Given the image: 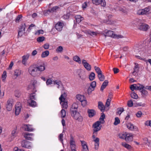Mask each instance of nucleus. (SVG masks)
Masks as SVG:
<instances>
[{"instance_id": "1", "label": "nucleus", "mask_w": 151, "mask_h": 151, "mask_svg": "<svg viewBox=\"0 0 151 151\" xmlns=\"http://www.w3.org/2000/svg\"><path fill=\"white\" fill-rule=\"evenodd\" d=\"M36 94L35 92H33L30 95L29 99L28 101V103L29 106L32 107H35L36 106V102L33 100L36 99Z\"/></svg>"}, {"instance_id": "2", "label": "nucleus", "mask_w": 151, "mask_h": 151, "mask_svg": "<svg viewBox=\"0 0 151 151\" xmlns=\"http://www.w3.org/2000/svg\"><path fill=\"white\" fill-rule=\"evenodd\" d=\"M28 71L29 74L34 77L36 76L39 74L38 69L35 65L30 66L29 68Z\"/></svg>"}, {"instance_id": "3", "label": "nucleus", "mask_w": 151, "mask_h": 151, "mask_svg": "<svg viewBox=\"0 0 151 151\" xmlns=\"http://www.w3.org/2000/svg\"><path fill=\"white\" fill-rule=\"evenodd\" d=\"M66 96V94L64 93L61 95L59 98L60 104L63 106V108L65 109H67L68 107L67 103L65 101V97Z\"/></svg>"}, {"instance_id": "4", "label": "nucleus", "mask_w": 151, "mask_h": 151, "mask_svg": "<svg viewBox=\"0 0 151 151\" xmlns=\"http://www.w3.org/2000/svg\"><path fill=\"white\" fill-rule=\"evenodd\" d=\"M104 33L106 34H105L104 35L105 37H106V36L111 37H112L117 39L123 37L122 36L120 35H117L115 34L113 31L111 30H109L107 32H105Z\"/></svg>"}, {"instance_id": "5", "label": "nucleus", "mask_w": 151, "mask_h": 151, "mask_svg": "<svg viewBox=\"0 0 151 151\" xmlns=\"http://www.w3.org/2000/svg\"><path fill=\"white\" fill-rule=\"evenodd\" d=\"M70 113L72 116L75 119L78 120L80 122H82L83 121L82 116L80 115V113L76 110L72 111L70 112Z\"/></svg>"}, {"instance_id": "6", "label": "nucleus", "mask_w": 151, "mask_h": 151, "mask_svg": "<svg viewBox=\"0 0 151 151\" xmlns=\"http://www.w3.org/2000/svg\"><path fill=\"white\" fill-rule=\"evenodd\" d=\"M101 124V123H100L99 121H97L93 124V134L101 130L102 127Z\"/></svg>"}, {"instance_id": "7", "label": "nucleus", "mask_w": 151, "mask_h": 151, "mask_svg": "<svg viewBox=\"0 0 151 151\" xmlns=\"http://www.w3.org/2000/svg\"><path fill=\"white\" fill-rule=\"evenodd\" d=\"M26 27V25L25 23L21 24L18 33V35L19 36L21 37L25 33Z\"/></svg>"}, {"instance_id": "8", "label": "nucleus", "mask_w": 151, "mask_h": 151, "mask_svg": "<svg viewBox=\"0 0 151 151\" xmlns=\"http://www.w3.org/2000/svg\"><path fill=\"white\" fill-rule=\"evenodd\" d=\"M150 9L149 8L146 7L144 9L139 10L137 12V14L139 15H145L148 14Z\"/></svg>"}, {"instance_id": "9", "label": "nucleus", "mask_w": 151, "mask_h": 151, "mask_svg": "<svg viewBox=\"0 0 151 151\" xmlns=\"http://www.w3.org/2000/svg\"><path fill=\"white\" fill-rule=\"evenodd\" d=\"M92 137L93 139V141H94L95 143V149L96 150H97L99 148V145L100 139L98 137H96L94 135H93Z\"/></svg>"}, {"instance_id": "10", "label": "nucleus", "mask_w": 151, "mask_h": 151, "mask_svg": "<svg viewBox=\"0 0 151 151\" xmlns=\"http://www.w3.org/2000/svg\"><path fill=\"white\" fill-rule=\"evenodd\" d=\"M13 100L10 99L7 101V104H6V108L8 111L12 110V108Z\"/></svg>"}, {"instance_id": "11", "label": "nucleus", "mask_w": 151, "mask_h": 151, "mask_svg": "<svg viewBox=\"0 0 151 151\" xmlns=\"http://www.w3.org/2000/svg\"><path fill=\"white\" fill-rule=\"evenodd\" d=\"M93 3L96 5L100 4L101 6H105L106 3L105 0H92Z\"/></svg>"}, {"instance_id": "12", "label": "nucleus", "mask_w": 151, "mask_h": 151, "mask_svg": "<svg viewBox=\"0 0 151 151\" xmlns=\"http://www.w3.org/2000/svg\"><path fill=\"white\" fill-rule=\"evenodd\" d=\"M65 24L64 23L60 22H58L55 25L56 29L58 31H61Z\"/></svg>"}, {"instance_id": "13", "label": "nucleus", "mask_w": 151, "mask_h": 151, "mask_svg": "<svg viewBox=\"0 0 151 151\" xmlns=\"http://www.w3.org/2000/svg\"><path fill=\"white\" fill-rule=\"evenodd\" d=\"M37 81L36 80H33L32 81L28 87V90L32 89L33 90V91H36L35 89V85L37 83Z\"/></svg>"}, {"instance_id": "14", "label": "nucleus", "mask_w": 151, "mask_h": 151, "mask_svg": "<svg viewBox=\"0 0 151 151\" xmlns=\"http://www.w3.org/2000/svg\"><path fill=\"white\" fill-rule=\"evenodd\" d=\"M82 63L84 67L87 70L89 71L91 70V66L87 62L86 60L84 59L82 60Z\"/></svg>"}, {"instance_id": "15", "label": "nucleus", "mask_w": 151, "mask_h": 151, "mask_svg": "<svg viewBox=\"0 0 151 151\" xmlns=\"http://www.w3.org/2000/svg\"><path fill=\"white\" fill-rule=\"evenodd\" d=\"M22 146L27 148H31V142L23 140L22 142Z\"/></svg>"}, {"instance_id": "16", "label": "nucleus", "mask_w": 151, "mask_h": 151, "mask_svg": "<svg viewBox=\"0 0 151 151\" xmlns=\"http://www.w3.org/2000/svg\"><path fill=\"white\" fill-rule=\"evenodd\" d=\"M23 128L24 130L29 132H32L34 130V129L32 127L31 125L29 124L24 125Z\"/></svg>"}, {"instance_id": "17", "label": "nucleus", "mask_w": 151, "mask_h": 151, "mask_svg": "<svg viewBox=\"0 0 151 151\" xmlns=\"http://www.w3.org/2000/svg\"><path fill=\"white\" fill-rule=\"evenodd\" d=\"M33 135L32 133H25L24 135V137L27 140H32L33 139L31 136Z\"/></svg>"}, {"instance_id": "18", "label": "nucleus", "mask_w": 151, "mask_h": 151, "mask_svg": "<svg viewBox=\"0 0 151 151\" xmlns=\"http://www.w3.org/2000/svg\"><path fill=\"white\" fill-rule=\"evenodd\" d=\"M22 73V71L20 69H15L14 71V76H16L15 78H17Z\"/></svg>"}, {"instance_id": "19", "label": "nucleus", "mask_w": 151, "mask_h": 151, "mask_svg": "<svg viewBox=\"0 0 151 151\" xmlns=\"http://www.w3.org/2000/svg\"><path fill=\"white\" fill-rule=\"evenodd\" d=\"M133 136L131 133L126 134L125 140L127 142L130 141L132 140Z\"/></svg>"}, {"instance_id": "20", "label": "nucleus", "mask_w": 151, "mask_h": 151, "mask_svg": "<svg viewBox=\"0 0 151 151\" xmlns=\"http://www.w3.org/2000/svg\"><path fill=\"white\" fill-rule=\"evenodd\" d=\"M37 67L39 71H42L45 70V65L44 64H42L40 65H35Z\"/></svg>"}, {"instance_id": "21", "label": "nucleus", "mask_w": 151, "mask_h": 151, "mask_svg": "<svg viewBox=\"0 0 151 151\" xmlns=\"http://www.w3.org/2000/svg\"><path fill=\"white\" fill-rule=\"evenodd\" d=\"M98 107L101 111L103 112L105 110V106L101 101H99L98 102Z\"/></svg>"}, {"instance_id": "22", "label": "nucleus", "mask_w": 151, "mask_h": 151, "mask_svg": "<svg viewBox=\"0 0 151 151\" xmlns=\"http://www.w3.org/2000/svg\"><path fill=\"white\" fill-rule=\"evenodd\" d=\"M30 55L29 54H27L26 55H24L22 57V63L24 65H26V62L28 59L29 58V56Z\"/></svg>"}, {"instance_id": "23", "label": "nucleus", "mask_w": 151, "mask_h": 151, "mask_svg": "<svg viewBox=\"0 0 151 151\" xmlns=\"http://www.w3.org/2000/svg\"><path fill=\"white\" fill-rule=\"evenodd\" d=\"M88 116L89 117H92L96 114V111L93 109H88Z\"/></svg>"}, {"instance_id": "24", "label": "nucleus", "mask_w": 151, "mask_h": 151, "mask_svg": "<svg viewBox=\"0 0 151 151\" xmlns=\"http://www.w3.org/2000/svg\"><path fill=\"white\" fill-rule=\"evenodd\" d=\"M148 25L143 23L140 25L139 29L141 30L146 31L148 29Z\"/></svg>"}, {"instance_id": "25", "label": "nucleus", "mask_w": 151, "mask_h": 151, "mask_svg": "<svg viewBox=\"0 0 151 151\" xmlns=\"http://www.w3.org/2000/svg\"><path fill=\"white\" fill-rule=\"evenodd\" d=\"M54 85H57L58 86L57 88H59L60 87L63 86V83L60 81L59 80H56L53 81Z\"/></svg>"}, {"instance_id": "26", "label": "nucleus", "mask_w": 151, "mask_h": 151, "mask_svg": "<svg viewBox=\"0 0 151 151\" xmlns=\"http://www.w3.org/2000/svg\"><path fill=\"white\" fill-rule=\"evenodd\" d=\"M105 114L103 113H102L101 114V116L99 118V120L98 121H99L100 123L102 124H104L105 122V121L104 119L105 118Z\"/></svg>"}, {"instance_id": "27", "label": "nucleus", "mask_w": 151, "mask_h": 151, "mask_svg": "<svg viewBox=\"0 0 151 151\" xmlns=\"http://www.w3.org/2000/svg\"><path fill=\"white\" fill-rule=\"evenodd\" d=\"M70 147L72 150H75L76 148V145L75 144V142L73 139H72L70 140Z\"/></svg>"}, {"instance_id": "28", "label": "nucleus", "mask_w": 151, "mask_h": 151, "mask_svg": "<svg viewBox=\"0 0 151 151\" xmlns=\"http://www.w3.org/2000/svg\"><path fill=\"white\" fill-rule=\"evenodd\" d=\"M108 82L107 80H106L103 83L102 86H101L100 90L101 91H103L104 89L106 87L107 85Z\"/></svg>"}, {"instance_id": "29", "label": "nucleus", "mask_w": 151, "mask_h": 151, "mask_svg": "<svg viewBox=\"0 0 151 151\" xmlns=\"http://www.w3.org/2000/svg\"><path fill=\"white\" fill-rule=\"evenodd\" d=\"M75 18L76 20V22L78 23L80 22L84 19V18L80 15H76L75 16Z\"/></svg>"}, {"instance_id": "30", "label": "nucleus", "mask_w": 151, "mask_h": 151, "mask_svg": "<svg viewBox=\"0 0 151 151\" xmlns=\"http://www.w3.org/2000/svg\"><path fill=\"white\" fill-rule=\"evenodd\" d=\"M59 6H55L53 7L52 8L50 9H49L47 10V12L50 13H53L54 12H55L57 10L59 9Z\"/></svg>"}, {"instance_id": "31", "label": "nucleus", "mask_w": 151, "mask_h": 151, "mask_svg": "<svg viewBox=\"0 0 151 151\" xmlns=\"http://www.w3.org/2000/svg\"><path fill=\"white\" fill-rule=\"evenodd\" d=\"M136 90H139L140 91L143 88H145V87L139 83L136 84Z\"/></svg>"}, {"instance_id": "32", "label": "nucleus", "mask_w": 151, "mask_h": 151, "mask_svg": "<svg viewBox=\"0 0 151 151\" xmlns=\"http://www.w3.org/2000/svg\"><path fill=\"white\" fill-rule=\"evenodd\" d=\"M78 75L79 77L82 80L85 79L86 78V76L84 72H81Z\"/></svg>"}, {"instance_id": "33", "label": "nucleus", "mask_w": 151, "mask_h": 151, "mask_svg": "<svg viewBox=\"0 0 151 151\" xmlns=\"http://www.w3.org/2000/svg\"><path fill=\"white\" fill-rule=\"evenodd\" d=\"M49 54V52L48 50H46L42 52L41 56L42 58H45Z\"/></svg>"}, {"instance_id": "34", "label": "nucleus", "mask_w": 151, "mask_h": 151, "mask_svg": "<svg viewBox=\"0 0 151 151\" xmlns=\"http://www.w3.org/2000/svg\"><path fill=\"white\" fill-rule=\"evenodd\" d=\"M121 145L122 146H123L125 148H126L127 149L129 150L131 149V148H132V147L130 145L125 142H122L121 144Z\"/></svg>"}, {"instance_id": "35", "label": "nucleus", "mask_w": 151, "mask_h": 151, "mask_svg": "<svg viewBox=\"0 0 151 151\" xmlns=\"http://www.w3.org/2000/svg\"><path fill=\"white\" fill-rule=\"evenodd\" d=\"M146 88H143L141 91L140 92H141V95L142 97H144L147 96L148 93V92L147 91L145 90Z\"/></svg>"}, {"instance_id": "36", "label": "nucleus", "mask_w": 151, "mask_h": 151, "mask_svg": "<svg viewBox=\"0 0 151 151\" xmlns=\"http://www.w3.org/2000/svg\"><path fill=\"white\" fill-rule=\"evenodd\" d=\"M78 107V105L77 104L74 103H73L72 106L71 108L70 109V112L72 111H75L74 109H76Z\"/></svg>"}, {"instance_id": "37", "label": "nucleus", "mask_w": 151, "mask_h": 151, "mask_svg": "<svg viewBox=\"0 0 151 151\" xmlns=\"http://www.w3.org/2000/svg\"><path fill=\"white\" fill-rule=\"evenodd\" d=\"M73 60L75 61H76L79 63L80 64L81 63V61L80 58L78 56H75L73 57Z\"/></svg>"}, {"instance_id": "38", "label": "nucleus", "mask_w": 151, "mask_h": 151, "mask_svg": "<svg viewBox=\"0 0 151 151\" xmlns=\"http://www.w3.org/2000/svg\"><path fill=\"white\" fill-rule=\"evenodd\" d=\"M119 10L123 13L125 14H127V11L126 8L124 7H119Z\"/></svg>"}, {"instance_id": "39", "label": "nucleus", "mask_w": 151, "mask_h": 151, "mask_svg": "<svg viewBox=\"0 0 151 151\" xmlns=\"http://www.w3.org/2000/svg\"><path fill=\"white\" fill-rule=\"evenodd\" d=\"M126 135V133H121L119 134L118 136L120 139H125Z\"/></svg>"}, {"instance_id": "40", "label": "nucleus", "mask_w": 151, "mask_h": 151, "mask_svg": "<svg viewBox=\"0 0 151 151\" xmlns=\"http://www.w3.org/2000/svg\"><path fill=\"white\" fill-rule=\"evenodd\" d=\"M76 98L78 100L81 101L83 100L84 96L78 94L76 96Z\"/></svg>"}, {"instance_id": "41", "label": "nucleus", "mask_w": 151, "mask_h": 151, "mask_svg": "<svg viewBox=\"0 0 151 151\" xmlns=\"http://www.w3.org/2000/svg\"><path fill=\"white\" fill-rule=\"evenodd\" d=\"M21 110V108L19 106H16L15 114L16 115L19 114Z\"/></svg>"}, {"instance_id": "42", "label": "nucleus", "mask_w": 151, "mask_h": 151, "mask_svg": "<svg viewBox=\"0 0 151 151\" xmlns=\"http://www.w3.org/2000/svg\"><path fill=\"white\" fill-rule=\"evenodd\" d=\"M95 78V74L93 72H91L89 76V79L91 81L93 80Z\"/></svg>"}, {"instance_id": "43", "label": "nucleus", "mask_w": 151, "mask_h": 151, "mask_svg": "<svg viewBox=\"0 0 151 151\" xmlns=\"http://www.w3.org/2000/svg\"><path fill=\"white\" fill-rule=\"evenodd\" d=\"M98 77L101 81H103L105 79L104 76L102 73L98 74Z\"/></svg>"}, {"instance_id": "44", "label": "nucleus", "mask_w": 151, "mask_h": 151, "mask_svg": "<svg viewBox=\"0 0 151 151\" xmlns=\"http://www.w3.org/2000/svg\"><path fill=\"white\" fill-rule=\"evenodd\" d=\"M94 68L96 72L98 74L102 73V71L99 67L95 66Z\"/></svg>"}, {"instance_id": "45", "label": "nucleus", "mask_w": 151, "mask_h": 151, "mask_svg": "<svg viewBox=\"0 0 151 151\" xmlns=\"http://www.w3.org/2000/svg\"><path fill=\"white\" fill-rule=\"evenodd\" d=\"M88 34L93 37L96 35L98 34L96 32H92L91 31H88Z\"/></svg>"}, {"instance_id": "46", "label": "nucleus", "mask_w": 151, "mask_h": 151, "mask_svg": "<svg viewBox=\"0 0 151 151\" xmlns=\"http://www.w3.org/2000/svg\"><path fill=\"white\" fill-rule=\"evenodd\" d=\"M130 95L131 97L134 99H137L138 97V95L134 92L132 93Z\"/></svg>"}, {"instance_id": "47", "label": "nucleus", "mask_w": 151, "mask_h": 151, "mask_svg": "<svg viewBox=\"0 0 151 151\" xmlns=\"http://www.w3.org/2000/svg\"><path fill=\"white\" fill-rule=\"evenodd\" d=\"M127 127L130 130H133L134 125L131 123H129L127 125Z\"/></svg>"}, {"instance_id": "48", "label": "nucleus", "mask_w": 151, "mask_h": 151, "mask_svg": "<svg viewBox=\"0 0 151 151\" xmlns=\"http://www.w3.org/2000/svg\"><path fill=\"white\" fill-rule=\"evenodd\" d=\"M44 31L42 29H40L37 30L35 33V34L36 35H39L40 34H42L44 33Z\"/></svg>"}, {"instance_id": "49", "label": "nucleus", "mask_w": 151, "mask_h": 151, "mask_svg": "<svg viewBox=\"0 0 151 151\" xmlns=\"http://www.w3.org/2000/svg\"><path fill=\"white\" fill-rule=\"evenodd\" d=\"M135 66L134 68V71L132 72V73L133 74L135 72H137L138 70L139 67L138 66V64L137 63H135Z\"/></svg>"}, {"instance_id": "50", "label": "nucleus", "mask_w": 151, "mask_h": 151, "mask_svg": "<svg viewBox=\"0 0 151 151\" xmlns=\"http://www.w3.org/2000/svg\"><path fill=\"white\" fill-rule=\"evenodd\" d=\"M120 122V121L118 117H116L115 119V121L114 123L115 125H116Z\"/></svg>"}, {"instance_id": "51", "label": "nucleus", "mask_w": 151, "mask_h": 151, "mask_svg": "<svg viewBox=\"0 0 151 151\" xmlns=\"http://www.w3.org/2000/svg\"><path fill=\"white\" fill-rule=\"evenodd\" d=\"M103 22H104L106 23L107 24H112L113 21L112 20L110 19H108V20L106 19V20H103Z\"/></svg>"}, {"instance_id": "52", "label": "nucleus", "mask_w": 151, "mask_h": 151, "mask_svg": "<svg viewBox=\"0 0 151 151\" xmlns=\"http://www.w3.org/2000/svg\"><path fill=\"white\" fill-rule=\"evenodd\" d=\"M45 37L43 36L39 37L37 39V40L38 42H42L45 40Z\"/></svg>"}, {"instance_id": "53", "label": "nucleus", "mask_w": 151, "mask_h": 151, "mask_svg": "<svg viewBox=\"0 0 151 151\" xmlns=\"http://www.w3.org/2000/svg\"><path fill=\"white\" fill-rule=\"evenodd\" d=\"M61 116L62 118H64L66 115V112L65 110L63 109L61 111Z\"/></svg>"}, {"instance_id": "54", "label": "nucleus", "mask_w": 151, "mask_h": 151, "mask_svg": "<svg viewBox=\"0 0 151 151\" xmlns=\"http://www.w3.org/2000/svg\"><path fill=\"white\" fill-rule=\"evenodd\" d=\"M52 80L51 78L48 79L46 81V83L47 85H51L52 84Z\"/></svg>"}, {"instance_id": "55", "label": "nucleus", "mask_w": 151, "mask_h": 151, "mask_svg": "<svg viewBox=\"0 0 151 151\" xmlns=\"http://www.w3.org/2000/svg\"><path fill=\"white\" fill-rule=\"evenodd\" d=\"M63 134L62 133L60 134L59 137H58V138L59 140H60L61 142H62V144H63Z\"/></svg>"}, {"instance_id": "56", "label": "nucleus", "mask_w": 151, "mask_h": 151, "mask_svg": "<svg viewBox=\"0 0 151 151\" xmlns=\"http://www.w3.org/2000/svg\"><path fill=\"white\" fill-rule=\"evenodd\" d=\"M136 84L131 85L130 86V88L132 91H133L134 89L136 90Z\"/></svg>"}, {"instance_id": "57", "label": "nucleus", "mask_w": 151, "mask_h": 151, "mask_svg": "<svg viewBox=\"0 0 151 151\" xmlns=\"http://www.w3.org/2000/svg\"><path fill=\"white\" fill-rule=\"evenodd\" d=\"M63 48L61 46L58 47L56 49V51L57 52H60L63 51Z\"/></svg>"}, {"instance_id": "58", "label": "nucleus", "mask_w": 151, "mask_h": 151, "mask_svg": "<svg viewBox=\"0 0 151 151\" xmlns=\"http://www.w3.org/2000/svg\"><path fill=\"white\" fill-rule=\"evenodd\" d=\"M90 86L92 87V88H95L96 86V82L95 81L92 82L91 83Z\"/></svg>"}, {"instance_id": "59", "label": "nucleus", "mask_w": 151, "mask_h": 151, "mask_svg": "<svg viewBox=\"0 0 151 151\" xmlns=\"http://www.w3.org/2000/svg\"><path fill=\"white\" fill-rule=\"evenodd\" d=\"M94 89L95 88H92V87L90 86L88 89V93H91L92 91L94 90Z\"/></svg>"}, {"instance_id": "60", "label": "nucleus", "mask_w": 151, "mask_h": 151, "mask_svg": "<svg viewBox=\"0 0 151 151\" xmlns=\"http://www.w3.org/2000/svg\"><path fill=\"white\" fill-rule=\"evenodd\" d=\"M118 114H121L124 111V109L123 108H120L118 109Z\"/></svg>"}, {"instance_id": "61", "label": "nucleus", "mask_w": 151, "mask_h": 151, "mask_svg": "<svg viewBox=\"0 0 151 151\" xmlns=\"http://www.w3.org/2000/svg\"><path fill=\"white\" fill-rule=\"evenodd\" d=\"M22 17V15H19L17 16L16 20L15 21L16 22H19L20 19Z\"/></svg>"}, {"instance_id": "62", "label": "nucleus", "mask_w": 151, "mask_h": 151, "mask_svg": "<svg viewBox=\"0 0 151 151\" xmlns=\"http://www.w3.org/2000/svg\"><path fill=\"white\" fill-rule=\"evenodd\" d=\"M82 151H88V149L87 145L82 147Z\"/></svg>"}, {"instance_id": "63", "label": "nucleus", "mask_w": 151, "mask_h": 151, "mask_svg": "<svg viewBox=\"0 0 151 151\" xmlns=\"http://www.w3.org/2000/svg\"><path fill=\"white\" fill-rule=\"evenodd\" d=\"M128 105L129 107H132L133 106V103L132 100H130L128 102Z\"/></svg>"}, {"instance_id": "64", "label": "nucleus", "mask_w": 151, "mask_h": 151, "mask_svg": "<svg viewBox=\"0 0 151 151\" xmlns=\"http://www.w3.org/2000/svg\"><path fill=\"white\" fill-rule=\"evenodd\" d=\"M70 15L69 13H67L63 16V18L65 19H68L69 18Z\"/></svg>"}]
</instances>
